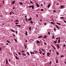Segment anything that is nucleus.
Listing matches in <instances>:
<instances>
[{"mask_svg": "<svg viewBox=\"0 0 66 66\" xmlns=\"http://www.w3.org/2000/svg\"><path fill=\"white\" fill-rule=\"evenodd\" d=\"M59 8H60V9H64V6L62 5L60 6L59 7Z\"/></svg>", "mask_w": 66, "mask_h": 66, "instance_id": "f257e3e1", "label": "nucleus"}, {"mask_svg": "<svg viewBox=\"0 0 66 66\" xmlns=\"http://www.w3.org/2000/svg\"><path fill=\"white\" fill-rule=\"evenodd\" d=\"M58 38L59 39V40H58V43H59V44H60V42H61V39H60L61 38H60V37H59Z\"/></svg>", "mask_w": 66, "mask_h": 66, "instance_id": "f03ea898", "label": "nucleus"}, {"mask_svg": "<svg viewBox=\"0 0 66 66\" xmlns=\"http://www.w3.org/2000/svg\"><path fill=\"white\" fill-rule=\"evenodd\" d=\"M57 47L58 49H59V48H60V46H59V44H57Z\"/></svg>", "mask_w": 66, "mask_h": 66, "instance_id": "7ed1b4c3", "label": "nucleus"}, {"mask_svg": "<svg viewBox=\"0 0 66 66\" xmlns=\"http://www.w3.org/2000/svg\"><path fill=\"white\" fill-rule=\"evenodd\" d=\"M50 53H47V56H49L50 55Z\"/></svg>", "mask_w": 66, "mask_h": 66, "instance_id": "20e7f679", "label": "nucleus"}, {"mask_svg": "<svg viewBox=\"0 0 66 66\" xmlns=\"http://www.w3.org/2000/svg\"><path fill=\"white\" fill-rule=\"evenodd\" d=\"M22 54L23 55V56H26L27 55L26 54L24 53H22Z\"/></svg>", "mask_w": 66, "mask_h": 66, "instance_id": "39448f33", "label": "nucleus"}, {"mask_svg": "<svg viewBox=\"0 0 66 66\" xmlns=\"http://www.w3.org/2000/svg\"><path fill=\"white\" fill-rule=\"evenodd\" d=\"M15 3V1H14L12 3V4H14Z\"/></svg>", "mask_w": 66, "mask_h": 66, "instance_id": "423d86ee", "label": "nucleus"}, {"mask_svg": "<svg viewBox=\"0 0 66 66\" xmlns=\"http://www.w3.org/2000/svg\"><path fill=\"white\" fill-rule=\"evenodd\" d=\"M29 22H30V23L31 24H32V23H33V21H29Z\"/></svg>", "mask_w": 66, "mask_h": 66, "instance_id": "0eeeda50", "label": "nucleus"}, {"mask_svg": "<svg viewBox=\"0 0 66 66\" xmlns=\"http://www.w3.org/2000/svg\"><path fill=\"white\" fill-rule=\"evenodd\" d=\"M56 27L57 28V29H60V28H59V27H58L57 25H56Z\"/></svg>", "mask_w": 66, "mask_h": 66, "instance_id": "6e6552de", "label": "nucleus"}, {"mask_svg": "<svg viewBox=\"0 0 66 66\" xmlns=\"http://www.w3.org/2000/svg\"><path fill=\"white\" fill-rule=\"evenodd\" d=\"M6 64H8V61L7 59H6Z\"/></svg>", "mask_w": 66, "mask_h": 66, "instance_id": "1a4fd4ad", "label": "nucleus"}, {"mask_svg": "<svg viewBox=\"0 0 66 66\" xmlns=\"http://www.w3.org/2000/svg\"><path fill=\"white\" fill-rule=\"evenodd\" d=\"M36 5L37 7H39V5L37 3H36Z\"/></svg>", "mask_w": 66, "mask_h": 66, "instance_id": "9d476101", "label": "nucleus"}, {"mask_svg": "<svg viewBox=\"0 0 66 66\" xmlns=\"http://www.w3.org/2000/svg\"><path fill=\"white\" fill-rule=\"evenodd\" d=\"M27 33L28 32H27V31H26L25 35H27V36L28 35Z\"/></svg>", "mask_w": 66, "mask_h": 66, "instance_id": "9b49d317", "label": "nucleus"}, {"mask_svg": "<svg viewBox=\"0 0 66 66\" xmlns=\"http://www.w3.org/2000/svg\"><path fill=\"white\" fill-rule=\"evenodd\" d=\"M30 53L31 54H35V53H34L33 52H30Z\"/></svg>", "mask_w": 66, "mask_h": 66, "instance_id": "f8f14e48", "label": "nucleus"}, {"mask_svg": "<svg viewBox=\"0 0 66 66\" xmlns=\"http://www.w3.org/2000/svg\"><path fill=\"white\" fill-rule=\"evenodd\" d=\"M31 20H32V18H29V19L28 20V21H31Z\"/></svg>", "mask_w": 66, "mask_h": 66, "instance_id": "ddd939ff", "label": "nucleus"}, {"mask_svg": "<svg viewBox=\"0 0 66 66\" xmlns=\"http://www.w3.org/2000/svg\"><path fill=\"white\" fill-rule=\"evenodd\" d=\"M42 37H43L42 36H40L38 37V38H42Z\"/></svg>", "mask_w": 66, "mask_h": 66, "instance_id": "4468645a", "label": "nucleus"}, {"mask_svg": "<svg viewBox=\"0 0 66 66\" xmlns=\"http://www.w3.org/2000/svg\"><path fill=\"white\" fill-rule=\"evenodd\" d=\"M6 41L7 43H10L11 44V43L8 40H6Z\"/></svg>", "mask_w": 66, "mask_h": 66, "instance_id": "2eb2a0df", "label": "nucleus"}, {"mask_svg": "<svg viewBox=\"0 0 66 66\" xmlns=\"http://www.w3.org/2000/svg\"><path fill=\"white\" fill-rule=\"evenodd\" d=\"M36 42H37V43H40V42H39V41L38 40H36Z\"/></svg>", "mask_w": 66, "mask_h": 66, "instance_id": "dca6fc26", "label": "nucleus"}, {"mask_svg": "<svg viewBox=\"0 0 66 66\" xmlns=\"http://www.w3.org/2000/svg\"><path fill=\"white\" fill-rule=\"evenodd\" d=\"M15 57L16 58V60H19V58H18V57H17V56H15Z\"/></svg>", "mask_w": 66, "mask_h": 66, "instance_id": "f3484780", "label": "nucleus"}, {"mask_svg": "<svg viewBox=\"0 0 66 66\" xmlns=\"http://www.w3.org/2000/svg\"><path fill=\"white\" fill-rule=\"evenodd\" d=\"M51 46L55 50V48H54V46L53 45H51Z\"/></svg>", "mask_w": 66, "mask_h": 66, "instance_id": "a211bd4d", "label": "nucleus"}, {"mask_svg": "<svg viewBox=\"0 0 66 66\" xmlns=\"http://www.w3.org/2000/svg\"><path fill=\"white\" fill-rule=\"evenodd\" d=\"M50 6H51V5H50V4H49L48 5V8H49V7H50Z\"/></svg>", "mask_w": 66, "mask_h": 66, "instance_id": "6ab92c4d", "label": "nucleus"}, {"mask_svg": "<svg viewBox=\"0 0 66 66\" xmlns=\"http://www.w3.org/2000/svg\"><path fill=\"white\" fill-rule=\"evenodd\" d=\"M11 31H12V32H14L15 33V31H14V30H13V29H11Z\"/></svg>", "mask_w": 66, "mask_h": 66, "instance_id": "aec40b11", "label": "nucleus"}, {"mask_svg": "<svg viewBox=\"0 0 66 66\" xmlns=\"http://www.w3.org/2000/svg\"><path fill=\"white\" fill-rule=\"evenodd\" d=\"M57 24H58L59 25H61V23H59L57 22L56 23Z\"/></svg>", "mask_w": 66, "mask_h": 66, "instance_id": "412c9836", "label": "nucleus"}, {"mask_svg": "<svg viewBox=\"0 0 66 66\" xmlns=\"http://www.w3.org/2000/svg\"><path fill=\"white\" fill-rule=\"evenodd\" d=\"M20 4H21V5H23V4H22V3L21 2H20Z\"/></svg>", "mask_w": 66, "mask_h": 66, "instance_id": "4be33fe9", "label": "nucleus"}, {"mask_svg": "<svg viewBox=\"0 0 66 66\" xmlns=\"http://www.w3.org/2000/svg\"><path fill=\"white\" fill-rule=\"evenodd\" d=\"M33 10H34V6L33 5H32V7H31Z\"/></svg>", "mask_w": 66, "mask_h": 66, "instance_id": "5701e85b", "label": "nucleus"}, {"mask_svg": "<svg viewBox=\"0 0 66 66\" xmlns=\"http://www.w3.org/2000/svg\"><path fill=\"white\" fill-rule=\"evenodd\" d=\"M54 36H52V38L53 39H54Z\"/></svg>", "mask_w": 66, "mask_h": 66, "instance_id": "b1692460", "label": "nucleus"}, {"mask_svg": "<svg viewBox=\"0 0 66 66\" xmlns=\"http://www.w3.org/2000/svg\"><path fill=\"white\" fill-rule=\"evenodd\" d=\"M27 53L28 55H30V54L29 53V52H27Z\"/></svg>", "mask_w": 66, "mask_h": 66, "instance_id": "393cba45", "label": "nucleus"}, {"mask_svg": "<svg viewBox=\"0 0 66 66\" xmlns=\"http://www.w3.org/2000/svg\"><path fill=\"white\" fill-rule=\"evenodd\" d=\"M35 54H36V53H38V52L37 51H35Z\"/></svg>", "mask_w": 66, "mask_h": 66, "instance_id": "a878e982", "label": "nucleus"}, {"mask_svg": "<svg viewBox=\"0 0 66 66\" xmlns=\"http://www.w3.org/2000/svg\"><path fill=\"white\" fill-rule=\"evenodd\" d=\"M60 18L61 19H63L64 18V17H60Z\"/></svg>", "mask_w": 66, "mask_h": 66, "instance_id": "bb28decb", "label": "nucleus"}, {"mask_svg": "<svg viewBox=\"0 0 66 66\" xmlns=\"http://www.w3.org/2000/svg\"><path fill=\"white\" fill-rule=\"evenodd\" d=\"M54 31L55 32L56 31V28H54Z\"/></svg>", "mask_w": 66, "mask_h": 66, "instance_id": "cd10ccee", "label": "nucleus"}, {"mask_svg": "<svg viewBox=\"0 0 66 66\" xmlns=\"http://www.w3.org/2000/svg\"><path fill=\"white\" fill-rule=\"evenodd\" d=\"M32 5L30 6H28V7H29L31 8V7H32Z\"/></svg>", "mask_w": 66, "mask_h": 66, "instance_id": "c85d7f7f", "label": "nucleus"}, {"mask_svg": "<svg viewBox=\"0 0 66 66\" xmlns=\"http://www.w3.org/2000/svg\"><path fill=\"white\" fill-rule=\"evenodd\" d=\"M44 24L45 26H46V25L47 24V23H44Z\"/></svg>", "mask_w": 66, "mask_h": 66, "instance_id": "c756f323", "label": "nucleus"}, {"mask_svg": "<svg viewBox=\"0 0 66 66\" xmlns=\"http://www.w3.org/2000/svg\"><path fill=\"white\" fill-rule=\"evenodd\" d=\"M56 52V54H57V55H59V53H58V52Z\"/></svg>", "mask_w": 66, "mask_h": 66, "instance_id": "7c9ffc66", "label": "nucleus"}, {"mask_svg": "<svg viewBox=\"0 0 66 66\" xmlns=\"http://www.w3.org/2000/svg\"><path fill=\"white\" fill-rule=\"evenodd\" d=\"M52 63V62H51V61H50V65H51V64Z\"/></svg>", "mask_w": 66, "mask_h": 66, "instance_id": "2f4dec72", "label": "nucleus"}, {"mask_svg": "<svg viewBox=\"0 0 66 66\" xmlns=\"http://www.w3.org/2000/svg\"><path fill=\"white\" fill-rule=\"evenodd\" d=\"M25 49H26L27 48V46L26 45H25Z\"/></svg>", "mask_w": 66, "mask_h": 66, "instance_id": "473e14b6", "label": "nucleus"}, {"mask_svg": "<svg viewBox=\"0 0 66 66\" xmlns=\"http://www.w3.org/2000/svg\"><path fill=\"white\" fill-rule=\"evenodd\" d=\"M65 46H66V45H65V44H64V45H63V47H65Z\"/></svg>", "mask_w": 66, "mask_h": 66, "instance_id": "72a5a7b5", "label": "nucleus"}, {"mask_svg": "<svg viewBox=\"0 0 66 66\" xmlns=\"http://www.w3.org/2000/svg\"><path fill=\"white\" fill-rule=\"evenodd\" d=\"M40 11H44V9H42Z\"/></svg>", "mask_w": 66, "mask_h": 66, "instance_id": "f704fd0d", "label": "nucleus"}, {"mask_svg": "<svg viewBox=\"0 0 66 66\" xmlns=\"http://www.w3.org/2000/svg\"><path fill=\"white\" fill-rule=\"evenodd\" d=\"M14 39V40L15 42H17V40L16 39Z\"/></svg>", "mask_w": 66, "mask_h": 66, "instance_id": "c9c22d12", "label": "nucleus"}, {"mask_svg": "<svg viewBox=\"0 0 66 66\" xmlns=\"http://www.w3.org/2000/svg\"><path fill=\"white\" fill-rule=\"evenodd\" d=\"M19 21H18V20H16V21H15V22H18Z\"/></svg>", "mask_w": 66, "mask_h": 66, "instance_id": "e433bc0d", "label": "nucleus"}, {"mask_svg": "<svg viewBox=\"0 0 66 66\" xmlns=\"http://www.w3.org/2000/svg\"><path fill=\"white\" fill-rule=\"evenodd\" d=\"M18 54H19V55H21V53H20V52H19L18 53Z\"/></svg>", "mask_w": 66, "mask_h": 66, "instance_id": "4c0bfd02", "label": "nucleus"}, {"mask_svg": "<svg viewBox=\"0 0 66 66\" xmlns=\"http://www.w3.org/2000/svg\"><path fill=\"white\" fill-rule=\"evenodd\" d=\"M56 63H58V60H56Z\"/></svg>", "mask_w": 66, "mask_h": 66, "instance_id": "58836bf2", "label": "nucleus"}, {"mask_svg": "<svg viewBox=\"0 0 66 66\" xmlns=\"http://www.w3.org/2000/svg\"><path fill=\"white\" fill-rule=\"evenodd\" d=\"M53 12H55V13H56V11H55V10H53Z\"/></svg>", "mask_w": 66, "mask_h": 66, "instance_id": "ea45409f", "label": "nucleus"}, {"mask_svg": "<svg viewBox=\"0 0 66 66\" xmlns=\"http://www.w3.org/2000/svg\"><path fill=\"white\" fill-rule=\"evenodd\" d=\"M31 27L30 26V27H29V30H31Z\"/></svg>", "mask_w": 66, "mask_h": 66, "instance_id": "a19ab883", "label": "nucleus"}, {"mask_svg": "<svg viewBox=\"0 0 66 66\" xmlns=\"http://www.w3.org/2000/svg\"><path fill=\"white\" fill-rule=\"evenodd\" d=\"M44 37H45V38H47V36H46V35H45L44 36Z\"/></svg>", "mask_w": 66, "mask_h": 66, "instance_id": "79ce46f5", "label": "nucleus"}, {"mask_svg": "<svg viewBox=\"0 0 66 66\" xmlns=\"http://www.w3.org/2000/svg\"><path fill=\"white\" fill-rule=\"evenodd\" d=\"M15 24H18V23L17 22H16L15 23Z\"/></svg>", "mask_w": 66, "mask_h": 66, "instance_id": "37998d69", "label": "nucleus"}, {"mask_svg": "<svg viewBox=\"0 0 66 66\" xmlns=\"http://www.w3.org/2000/svg\"><path fill=\"white\" fill-rule=\"evenodd\" d=\"M51 23L52 24H54V23H53V22H51Z\"/></svg>", "mask_w": 66, "mask_h": 66, "instance_id": "c03bdc74", "label": "nucleus"}, {"mask_svg": "<svg viewBox=\"0 0 66 66\" xmlns=\"http://www.w3.org/2000/svg\"><path fill=\"white\" fill-rule=\"evenodd\" d=\"M48 34H49V35H50V33L49 32H48Z\"/></svg>", "mask_w": 66, "mask_h": 66, "instance_id": "a18cd8bd", "label": "nucleus"}, {"mask_svg": "<svg viewBox=\"0 0 66 66\" xmlns=\"http://www.w3.org/2000/svg\"><path fill=\"white\" fill-rule=\"evenodd\" d=\"M64 57V55H62L60 57Z\"/></svg>", "mask_w": 66, "mask_h": 66, "instance_id": "49530a36", "label": "nucleus"}, {"mask_svg": "<svg viewBox=\"0 0 66 66\" xmlns=\"http://www.w3.org/2000/svg\"><path fill=\"white\" fill-rule=\"evenodd\" d=\"M18 27H21V26L19 25H18Z\"/></svg>", "mask_w": 66, "mask_h": 66, "instance_id": "de8ad7c7", "label": "nucleus"}, {"mask_svg": "<svg viewBox=\"0 0 66 66\" xmlns=\"http://www.w3.org/2000/svg\"><path fill=\"white\" fill-rule=\"evenodd\" d=\"M44 44H45V45H47V43H46L45 42H44Z\"/></svg>", "mask_w": 66, "mask_h": 66, "instance_id": "09e8293b", "label": "nucleus"}, {"mask_svg": "<svg viewBox=\"0 0 66 66\" xmlns=\"http://www.w3.org/2000/svg\"><path fill=\"white\" fill-rule=\"evenodd\" d=\"M54 43H55V44L57 42L55 41H54Z\"/></svg>", "mask_w": 66, "mask_h": 66, "instance_id": "8fccbe9b", "label": "nucleus"}, {"mask_svg": "<svg viewBox=\"0 0 66 66\" xmlns=\"http://www.w3.org/2000/svg\"><path fill=\"white\" fill-rule=\"evenodd\" d=\"M30 3H31V4H33V3L31 1H30Z\"/></svg>", "mask_w": 66, "mask_h": 66, "instance_id": "3c124183", "label": "nucleus"}, {"mask_svg": "<svg viewBox=\"0 0 66 66\" xmlns=\"http://www.w3.org/2000/svg\"><path fill=\"white\" fill-rule=\"evenodd\" d=\"M25 20H26V21H28V20H27V18H26L25 19Z\"/></svg>", "mask_w": 66, "mask_h": 66, "instance_id": "603ef678", "label": "nucleus"}, {"mask_svg": "<svg viewBox=\"0 0 66 66\" xmlns=\"http://www.w3.org/2000/svg\"><path fill=\"white\" fill-rule=\"evenodd\" d=\"M22 52H23V53L24 52V51H23V50H22Z\"/></svg>", "mask_w": 66, "mask_h": 66, "instance_id": "864d4df0", "label": "nucleus"}, {"mask_svg": "<svg viewBox=\"0 0 66 66\" xmlns=\"http://www.w3.org/2000/svg\"><path fill=\"white\" fill-rule=\"evenodd\" d=\"M15 32H16V34H17V33L18 32L17 31H15Z\"/></svg>", "mask_w": 66, "mask_h": 66, "instance_id": "5fc2aeb1", "label": "nucleus"}, {"mask_svg": "<svg viewBox=\"0 0 66 66\" xmlns=\"http://www.w3.org/2000/svg\"><path fill=\"white\" fill-rule=\"evenodd\" d=\"M2 49V48H1V47H0V51H1Z\"/></svg>", "mask_w": 66, "mask_h": 66, "instance_id": "6e6d98bb", "label": "nucleus"}, {"mask_svg": "<svg viewBox=\"0 0 66 66\" xmlns=\"http://www.w3.org/2000/svg\"><path fill=\"white\" fill-rule=\"evenodd\" d=\"M49 51L50 52H51V50H49Z\"/></svg>", "mask_w": 66, "mask_h": 66, "instance_id": "4d7b16f0", "label": "nucleus"}, {"mask_svg": "<svg viewBox=\"0 0 66 66\" xmlns=\"http://www.w3.org/2000/svg\"><path fill=\"white\" fill-rule=\"evenodd\" d=\"M42 51H43V52H44V50L43 49H42Z\"/></svg>", "mask_w": 66, "mask_h": 66, "instance_id": "13d9d810", "label": "nucleus"}, {"mask_svg": "<svg viewBox=\"0 0 66 66\" xmlns=\"http://www.w3.org/2000/svg\"><path fill=\"white\" fill-rule=\"evenodd\" d=\"M6 45H9V44L7 43H6Z\"/></svg>", "mask_w": 66, "mask_h": 66, "instance_id": "bf43d9fd", "label": "nucleus"}, {"mask_svg": "<svg viewBox=\"0 0 66 66\" xmlns=\"http://www.w3.org/2000/svg\"><path fill=\"white\" fill-rule=\"evenodd\" d=\"M3 4H4V1H3Z\"/></svg>", "mask_w": 66, "mask_h": 66, "instance_id": "052dcab7", "label": "nucleus"}, {"mask_svg": "<svg viewBox=\"0 0 66 66\" xmlns=\"http://www.w3.org/2000/svg\"><path fill=\"white\" fill-rule=\"evenodd\" d=\"M59 37L58 38H56V39H57H57H59Z\"/></svg>", "mask_w": 66, "mask_h": 66, "instance_id": "680f3d73", "label": "nucleus"}, {"mask_svg": "<svg viewBox=\"0 0 66 66\" xmlns=\"http://www.w3.org/2000/svg\"><path fill=\"white\" fill-rule=\"evenodd\" d=\"M41 6H43V4H41Z\"/></svg>", "mask_w": 66, "mask_h": 66, "instance_id": "e2e57ef3", "label": "nucleus"}, {"mask_svg": "<svg viewBox=\"0 0 66 66\" xmlns=\"http://www.w3.org/2000/svg\"><path fill=\"white\" fill-rule=\"evenodd\" d=\"M15 9V7H13V10H14Z\"/></svg>", "mask_w": 66, "mask_h": 66, "instance_id": "0e129e2a", "label": "nucleus"}, {"mask_svg": "<svg viewBox=\"0 0 66 66\" xmlns=\"http://www.w3.org/2000/svg\"><path fill=\"white\" fill-rule=\"evenodd\" d=\"M36 16L37 17H38V15H37V14H36Z\"/></svg>", "mask_w": 66, "mask_h": 66, "instance_id": "69168bd1", "label": "nucleus"}, {"mask_svg": "<svg viewBox=\"0 0 66 66\" xmlns=\"http://www.w3.org/2000/svg\"><path fill=\"white\" fill-rule=\"evenodd\" d=\"M39 53H40L41 54H42V53H41V52H39Z\"/></svg>", "mask_w": 66, "mask_h": 66, "instance_id": "338daca9", "label": "nucleus"}, {"mask_svg": "<svg viewBox=\"0 0 66 66\" xmlns=\"http://www.w3.org/2000/svg\"><path fill=\"white\" fill-rule=\"evenodd\" d=\"M43 55H45V53H43Z\"/></svg>", "mask_w": 66, "mask_h": 66, "instance_id": "774afa93", "label": "nucleus"}]
</instances>
